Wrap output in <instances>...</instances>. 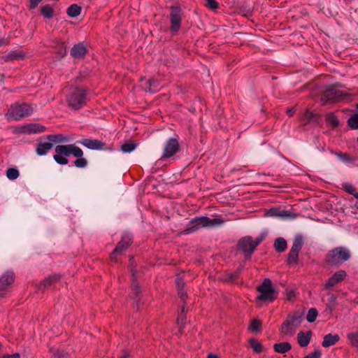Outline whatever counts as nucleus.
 Listing matches in <instances>:
<instances>
[{"mask_svg":"<svg viewBox=\"0 0 358 358\" xmlns=\"http://www.w3.org/2000/svg\"><path fill=\"white\" fill-rule=\"evenodd\" d=\"M348 338L351 341L352 344L358 346V331L355 333H349Z\"/></svg>","mask_w":358,"mask_h":358,"instance_id":"obj_45","label":"nucleus"},{"mask_svg":"<svg viewBox=\"0 0 358 358\" xmlns=\"http://www.w3.org/2000/svg\"><path fill=\"white\" fill-rule=\"evenodd\" d=\"M208 358H218V357L217 355H213V354H210L208 356Z\"/></svg>","mask_w":358,"mask_h":358,"instance_id":"obj_60","label":"nucleus"},{"mask_svg":"<svg viewBox=\"0 0 358 358\" xmlns=\"http://www.w3.org/2000/svg\"><path fill=\"white\" fill-rule=\"evenodd\" d=\"M33 111L34 109L30 104L17 102L10 105L5 116L9 121H20L30 116Z\"/></svg>","mask_w":358,"mask_h":358,"instance_id":"obj_3","label":"nucleus"},{"mask_svg":"<svg viewBox=\"0 0 358 358\" xmlns=\"http://www.w3.org/2000/svg\"><path fill=\"white\" fill-rule=\"evenodd\" d=\"M224 221L218 217L210 218L206 216L195 217L187 224L186 229L182 231L183 234H189L197 231L202 228H213L220 226Z\"/></svg>","mask_w":358,"mask_h":358,"instance_id":"obj_1","label":"nucleus"},{"mask_svg":"<svg viewBox=\"0 0 358 358\" xmlns=\"http://www.w3.org/2000/svg\"><path fill=\"white\" fill-rule=\"evenodd\" d=\"M303 245V237L301 235H296L294 237L292 246L288 254L287 262L290 265H296L299 261V253Z\"/></svg>","mask_w":358,"mask_h":358,"instance_id":"obj_10","label":"nucleus"},{"mask_svg":"<svg viewBox=\"0 0 358 358\" xmlns=\"http://www.w3.org/2000/svg\"><path fill=\"white\" fill-rule=\"evenodd\" d=\"M180 150V145L176 137L169 138L164 143L161 159L173 157Z\"/></svg>","mask_w":358,"mask_h":358,"instance_id":"obj_8","label":"nucleus"},{"mask_svg":"<svg viewBox=\"0 0 358 358\" xmlns=\"http://www.w3.org/2000/svg\"><path fill=\"white\" fill-rule=\"evenodd\" d=\"M53 148V143L49 142H41L37 144L36 152L39 156L45 155Z\"/></svg>","mask_w":358,"mask_h":358,"instance_id":"obj_21","label":"nucleus"},{"mask_svg":"<svg viewBox=\"0 0 358 358\" xmlns=\"http://www.w3.org/2000/svg\"><path fill=\"white\" fill-rule=\"evenodd\" d=\"M42 1V0H29V8L34 9L38 6V5Z\"/></svg>","mask_w":358,"mask_h":358,"instance_id":"obj_49","label":"nucleus"},{"mask_svg":"<svg viewBox=\"0 0 358 358\" xmlns=\"http://www.w3.org/2000/svg\"><path fill=\"white\" fill-rule=\"evenodd\" d=\"M61 278L59 274H54L48 278H45L43 282H41L39 288L45 289L51 287L53 284L58 282Z\"/></svg>","mask_w":358,"mask_h":358,"instance_id":"obj_23","label":"nucleus"},{"mask_svg":"<svg viewBox=\"0 0 358 358\" xmlns=\"http://www.w3.org/2000/svg\"><path fill=\"white\" fill-rule=\"evenodd\" d=\"M87 53V48L86 46L82 43H79L73 46L71 50V55L73 58L81 59L84 57V56Z\"/></svg>","mask_w":358,"mask_h":358,"instance_id":"obj_18","label":"nucleus"},{"mask_svg":"<svg viewBox=\"0 0 358 358\" xmlns=\"http://www.w3.org/2000/svg\"><path fill=\"white\" fill-rule=\"evenodd\" d=\"M328 125L335 128L339 125V120L333 113H328L325 117Z\"/></svg>","mask_w":358,"mask_h":358,"instance_id":"obj_32","label":"nucleus"},{"mask_svg":"<svg viewBox=\"0 0 358 358\" xmlns=\"http://www.w3.org/2000/svg\"><path fill=\"white\" fill-rule=\"evenodd\" d=\"M140 288L138 285L135 279V275L132 273V283H131V292L130 294V297L134 301V303H136L137 307L138 308V301H139V294H140Z\"/></svg>","mask_w":358,"mask_h":358,"instance_id":"obj_20","label":"nucleus"},{"mask_svg":"<svg viewBox=\"0 0 358 358\" xmlns=\"http://www.w3.org/2000/svg\"><path fill=\"white\" fill-rule=\"evenodd\" d=\"M56 154L53 156L55 161L60 165H66L69 161L66 157L73 155L76 157H81L83 155V150L73 144L58 145L55 148Z\"/></svg>","mask_w":358,"mask_h":358,"instance_id":"obj_2","label":"nucleus"},{"mask_svg":"<svg viewBox=\"0 0 358 358\" xmlns=\"http://www.w3.org/2000/svg\"><path fill=\"white\" fill-rule=\"evenodd\" d=\"M129 354L127 350L123 351V354L119 358H129Z\"/></svg>","mask_w":358,"mask_h":358,"instance_id":"obj_56","label":"nucleus"},{"mask_svg":"<svg viewBox=\"0 0 358 358\" xmlns=\"http://www.w3.org/2000/svg\"><path fill=\"white\" fill-rule=\"evenodd\" d=\"M81 11V7L77 4H72L68 9L67 13L71 17L78 16Z\"/></svg>","mask_w":358,"mask_h":358,"instance_id":"obj_33","label":"nucleus"},{"mask_svg":"<svg viewBox=\"0 0 358 358\" xmlns=\"http://www.w3.org/2000/svg\"><path fill=\"white\" fill-rule=\"evenodd\" d=\"M69 107L73 110L82 108L87 101V94L85 90L75 87L71 90L66 98Z\"/></svg>","mask_w":358,"mask_h":358,"instance_id":"obj_4","label":"nucleus"},{"mask_svg":"<svg viewBox=\"0 0 358 358\" xmlns=\"http://www.w3.org/2000/svg\"><path fill=\"white\" fill-rule=\"evenodd\" d=\"M238 273H239V271H237V272H236L235 273L231 274V275H230V279H231V280H234V279H236V278L238 277Z\"/></svg>","mask_w":358,"mask_h":358,"instance_id":"obj_58","label":"nucleus"},{"mask_svg":"<svg viewBox=\"0 0 358 358\" xmlns=\"http://www.w3.org/2000/svg\"><path fill=\"white\" fill-rule=\"evenodd\" d=\"M294 112H295V110L293 108H287V113L289 117H292L294 115Z\"/></svg>","mask_w":358,"mask_h":358,"instance_id":"obj_55","label":"nucleus"},{"mask_svg":"<svg viewBox=\"0 0 358 358\" xmlns=\"http://www.w3.org/2000/svg\"><path fill=\"white\" fill-rule=\"evenodd\" d=\"M287 247V241L284 238L280 237L275 239L274 242V248L277 252H284Z\"/></svg>","mask_w":358,"mask_h":358,"instance_id":"obj_29","label":"nucleus"},{"mask_svg":"<svg viewBox=\"0 0 358 358\" xmlns=\"http://www.w3.org/2000/svg\"><path fill=\"white\" fill-rule=\"evenodd\" d=\"M318 315V312L316 308H311L308 311L307 315H306V320L308 322H313L315 321L317 316Z\"/></svg>","mask_w":358,"mask_h":358,"instance_id":"obj_37","label":"nucleus"},{"mask_svg":"<svg viewBox=\"0 0 358 358\" xmlns=\"http://www.w3.org/2000/svg\"><path fill=\"white\" fill-rule=\"evenodd\" d=\"M136 146L137 145L133 143H124L121 146V150L124 153H129L134 151Z\"/></svg>","mask_w":358,"mask_h":358,"instance_id":"obj_38","label":"nucleus"},{"mask_svg":"<svg viewBox=\"0 0 358 358\" xmlns=\"http://www.w3.org/2000/svg\"><path fill=\"white\" fill-rule=\"evenodd\" d=\"M7 43L4 39H0V46L6 45Z\"/></svg>","mask_w":358,"mask_h":358,"instance_id":"obj_59","label":"nucleus"},{"mask_svg":"<svg viewBox=\"0 0 358 358\" xmlns=\"http://www.w3.org/2000/svg\"><path fill=\"white\" fill-rule=\"evenodd\" d=\"M66 49L64 48L63 47H62L59 50V54L61 55V56H64L66 55Z\"/></svg>","mask_w":358,"mask_h":358,"instance_id":"obj_57","label":"nucleus"},{"mask_svg":"<svg viewBox=\"0 0 358 358\" xmlns=\"http://www.w3.org/2000/svg\"><path fill=\"white\" fill-rule=\"evenodd\" d=\"M287 319H288L292 323L297 325L301 322L302 316L301 314L296 313L292 315H289Z\"/></svg>","mask_w":358,"mask_h":358,"instance_id":"obj_40","label":"nucleus"},{"mask_svg":"<svg viewBox=\"0 0 358 358\" xmlns=\"http://www.w3.org/2000/svg\"><path fill=\"white\" fill-rule=\"evenodd\" d=\"M262 241V238H258L255 241L250 236L242 238L238 243V250L242 251L246 259L251 257L257 245Z\"/></svg>","mask_w":358,"mask_h":358,"instance_id":"obj_7","label":"nucleus"},{"mask_svg":"<svg viewBox=\"0 0 358 358\" xmlns=\"http://www.w3.org/2000/svg\"><path fill=\"white\" fill-rule=\"evenodd\" d=\"M45 130V127L39 124H28L24 126H21L19 127L17 131L22 134H36V133H42Z\"/></svg>","mask_w":358,"mask_h":358,"instance_id":"obj_15","label":"nucleus"},{"mask_svg":"<svg viewBox=\"0 0 358 358\" xmlns=\"http://www.w3.org/2000/svg\"><path fill=\"white\" fill-rule=\"evenodd\" d=\"M176 285H177L178 289L184 288V286H185V283H184L182 279L180 278H176Z\"/></svg>","mask_w":358,"mask_h":358,"instance_id":"obj_51","label":"nucleus"},{"mask_svg":"<svg viewBox=\"0 0 358 358\" xmlns=\"http://www.w3.org/2000/svg\"><path fill=\"white\" fill-rule=\"evenodd\" d=\"M132 241V238L130 235L126 234L124 235L120 241L118 242L115 248L113 250V252L110 255V259L113 262H116V256L122 254V252L126 250L128 247L131 245Z\"/></svg>","mask_w":358,"mask_h":358,"instance_id":"obj_11","label":"nucleus"},{"mask_svg":"<svg viewBox=\"0 0 358 358\" xmlns=\"http://www.w3.org/2000/svg\"><path fill=\"white\" fill-rule=\"evenodd\" d=\"M357 141H358V136H357Z\"/></svg>","mask_w":358,"mask_h":358,"instance_id":"obj_62","label":"nucleus"},{"mask_svg":"<svg viewBox=\"0 0 358 358\" xmlns=\"http://www.w3.org/2000/svg\"><path fill=\"white\" fill-rule=\"evenodd\" d=\"M321 351L320 350H315L313 353L308 354L303 358H320Z\"/></svg>","mask_w":358,"mask_h":358,"instance_id":"obj_48","label":"nucleus"},{"mask_svg":"<svg viewBox=\"0 0 358 358\" xmlns=\"http://www.w3.org/2000/svg\"><path fill=\"white\" fill-rule=\"evenodd\" d=\"M339 339L340 337L338 335L329 334L324 336L322 345L324 348H328L335 345Z\"/></svg>","mask_w":358,"mask_h":358,"instance_id":"obj_24","label":"nucleus"},{"mask_svg":"<svg viewBox=\"0 0 358 358\" xmlns=\"http://www.w3.org/2000/svg\"><path fill=\"white\" fill-rule=\"evenodd\" d=\"M185 318H186V317L185 315V307L182 306L181 311H180V313H178V319H177L178 324L180 322L183 323V322L185 320Z\"/></svg>","mask_w":358,"mask_h":358,"instance_id":"obj_47","label":"nucleus"},{"mask_svg":"<svg viewBox=\"0 0 358 358\" xmlns=\"http://www.w3.org/2000/svg\"><path fill=\"white\" fill-rule=\"evenodd\" d=\"M14 275L13 271H7L0 277V294L6 291L8 287L13 282Z\"/></svg>","mask_w":358,"mask_h":358,"instance_id":"obj_14","label":"nucleus"},{"mask_svg":"<svg viewBox=\"0 0 358 358\" xmlns=\"http://www.w3.org/2000/svg\"><path fill=\"white\" fill-rule=\"evenodd\" d=\"M46 139L50 141L49 143H66L69 141V138L67 136H65L60 134L48 135L46 136Z\"/></svg>","mask_w":358,"mask_h":358,"instance_id":"obj_25","label":"nucleus"},{"mask_svg":"<svg viewBox=\"0 0 358 358\" xmlns=\"http://www.w3.org/2000/svg\"><path fill=\"white\" fill-rule=\"evenodd\" d=\"M347 275V273L343 270H340L335 273L331 277H330L325 284L326 289H331L335 285L341 282Z\"/></svg>","mask_w":358,"mask_h":358,"instance_id":"obj_17","label":"nucleus"},{"mask_svg":"<svg viewBox=\"0 0 358 358\" xmlns=\"http://www.w3.org/2000/svg\"><path fill=\"white\" fill-rule=\"evenodd\" d=\"M2 358H20L19 353H14L13 355H3Z\"/></svg>","mask_w":358,"mask_h":358,"instance_id":"obj_54","label":"nucleus"},{"mask_svg":"<svg viewBox=\"0 0 358 358\" xmlns=\"http://www.w3.org/2000/svg\"><path fill=\"white\" fill-rule=\"evenodd\" d=\"M351 257L350 250L345 247H337L330 250L326 257L327 262L331 266H339Z\"/></svg>","mask_w":358,"mask_h":358,"instance_id":"obj_5","label":"nucleus"},{"mask_svg":"<svg viewBox=\"0 0 358 358\" xmlns=\"http://www.w3.org/2000/svg\"><path fill=\"white\" fill-rule=\"evenodd\" d=\"M73 164L75 166L78 168H85L87 165V161L81 157H78V159L74 161Z\"/></svg>","mask_w":358,"mask_h":358,"instance_id":"obj_42","label":"nucleus"},{"mask_svg":"<svg viewBox=\"0 0 358 358\" xmlns=\"http://www.w3.org/2000/svg\"><path fill=\"white\" fill-rule=\"evenodd\" d=\"M292 348V346L288 342H282L279 343H275L273 345V349L276 352L283 354L289 351Z\"/></svg>","mask_w":358,"mask_h":358,"instance_id":"obj_26","label":"nucleus"},{"mask_svg":"<svg viewBox=\"0 0 358 358\" xmlns=\"http://www.w3.org/2000/svg\"><path fill=\"white\" fill-rule=\"evenodd\" d=\"M265 215L267 217H279V218H285V217H289V218H294L295 215L292 213L291 212L285 210H281L280 208L274 207L271 208L270 209H268Z\"/></svg>","mask_w":358,"mask_h":358,"instance_id":"obj_13","label":"nucleus"},{"mask_svg":"<svg viewBox=\"0 0 358 358\" xmlns=\"http://www.w3.org/2000/svg\"><path fill=\"white\" fill-rule=\"evenodd\" d=\"M257 289L259 293L257 299L259 301L272 302L277 298V293L273 288L271 280L269 278L264 279Z\"/></svg>","mask_w":358,"mask_h":358,"instance_id":"obj_6","label":"nucleus"},{"mask_svg":"<svg viewBox=\"0 0 358 358\" xmlns=\"http://www.w3.org/2000/svg\"><path fill=\"white\" fill-rule=\"evenodd\" d=\"M312 333L311 331H307L304 333L303 331H300L297 335V341L301 347H306L311 339Z\"/></svg>","mask_w":358,"mask_h":358,"instance_id":"obj_22","label":"nucleus"},{"mask_svg":"<svg viewBox=\"0 0 358 358\" xmlns=\"http://www.w3.org/2000/svg\"><path fill=\"white\" fill-rule=\"evenodd\" d=\"M146 83L148 85V87L145 88V91L151 94H154L157 92L160 87L159 81L155 79L148 80Z\"/></svg>","mask_w":358,"mask_h":358,"instance_id":"obj_28","label":"nucleus"},{"mask_svg":"<svg viewBox=\"0 0 358 358\" xmlns=\"http://www.w3.org/2000/svg\"><path fill=\"white\" fill-rule=\"evenodd\" d=\"M261 325V321L255 319L251 322L249 329L252 331H257L259 330Z\"/></svg>","mask_w":358,"mask_h":358,"instance_id":"obj_43","label":"nucleus"},{"mask_svg":"<svg viewBox=\"0 0 358 358\" xmlns=\"http://www.w3.org/2000/svg\"><path fill=\"white\" fill-rule=\"evenodd\" d=\"M348 94L343 90H338L334 87H329L324 90L322 94V101L328 103L339 100L347 99Z\"/></svg>","mask_w":358,"mask_h":358,"instance_id":"obj_9","label":"nucleus"},{"mask_svg":"<svg viewBox=\"0 0 358 358\" xmlns=\"http://www.w3.org/2000/svg\"><path fill=\"white\" fill-rule=\"evenodd\" d=\"M304 124H308L310 122H317L319 120V117L316 113L311 112L308 110H306L303 114L302 117Z\"/></svg>","mask_w":358,"mask_h":358,"instance_id":"obj_27","label":"nucleus"},{"mask_svg":"<svg viewBox=\"0 0 358 358\" xmlns=\"http://www.w3.org/2000/svg\"><path fill=\"white\" fill-rule=\"evenodd\" d=\"M204 1H205V6L212 10H216L219 6L218 2L215 0H204Z\"/></svg>","mask_w":358,"mask_h":358,"instance_id":"obj_41","label":"nucleus"},{"mask_svg":"<svg viewBox=\"0 0 358 358\" xmlns=\"http://www.w3.org/2000/svg\"><path fill=\"white\" fill-rule=\"evenodd\" d=\"M8 57L10 59H20L24 57V53L22 51L14 50L8 53Z\"/></svg>","mask_w":358,"mask_h":358,"instance_id":"obj_39","label":"nucleus"},{"mask_svg":"<svg viewBox=\"0 0 358 358\" xmlns=\"http://www.w3.org/2000/svg\"><path fill=\"white\" fill-rule=\"evenodd\" d=\"M343 189L350 194H353L357 191L356 188L350 183L345 182L343 184Z\"/></svg>","mask_w":358,"mask_h":358,"instance_id":"obj_44","label":"nucleus"},{"mask_svg":"<svg viewBox=\"0 0 358 358\" xmlns=\"http://www.w3.org/2000/svg\"><path fill=\"white\" fill-rule=\"evenodd\" d=\"M348 124L352 129H358V113H355L348 120Z\"/></svg>","mask_w":358,"mask_h":358,"instance_id":"obj_34","label":"nucleus"},{"mask_svg":"<svg viewBox=\"0 0 358 358\" xmlns=\"http://www.w3.org/2000/svg\"><path fill=\"white\" fill-rule=\"evenodd\" d=\"M330 153L336 155L339 160L347 165L352 164L357 159L356 157H352L347 153L335 152L332 150H330Z\"/></svg>","mask_w":358,"mask_h":358,"instance_id":"obj_19","label":"nucleus"},{"mask_svg":"<svg viewBox=\"0 0 358 358\" xmlns=\"http://www.w3.org/2000/svg\"><path fill=\"white\" fill-rule=\"evenodd\" d=\"M356 199H358V192L356 191L355 193L352 194Z\"/></svg>","mask_w":358,"mask_h":358,"instance_id":"obj_61","label":"nucleus"},{"mask_svg":"<svg viewBox=\"0 0 358 358\" xmlns=\"http://www.w3.org/2000/svg\"><path fill=\"white\" fill-rule=\"evenodd\" d=\"M336 306V296H332L329 299V303L327 304V308L330 311H333Z\"/></svg>","mask_w":358,"mask_h":358,"instance_id":"obj_46","label":"nucleus"},{"mask_svg":"<svg viewBox=\"0 0 358 358\" xmlns=\"http://www.w3.org/2000/svg\"><path fill=\"white\" fill-rule=\"evenodd\" d=\"M296 325L286 319L280 328V332L282 337L292 336L296 331Z\"/></svg>","mask_w":358,"mask_h":358,"instance_id":"obj_16","label":"nucleus"},{"mask_svg":"<svg viewBox=\"0 0 358 358\" xmlns=\"http://www.w3.org/2000/svg\"><path fill=\"white\" fill-rule=\"evenodd\" d=\"M178 294L179 297L182 300H185V298L186 297V292H185L184 288L178 289Z\"/></svg>","mask_w":358,"mask_h":358,"instance_id":"obj_53","label":"nucleus"},{"mask_svg":"<svg viewBox=\"0 0 358 358\" xmlns=\"http://www.w3.org/2000/svg\"><path fill=\"white\" fill-rule=\"evenodd\" d=\"M78 143L90 150H102L106 148V143L97 139L83 138L80 140Z\"/></svg>","mask_w":358,"mask_h":358,"instance_id":"obj_12","label":"nucleus"},{"mask_svg":"<svg viewBox=\"0 0 358 358\" xmlns=\"http://www.w3.org/2000/svg\"><path fill=\"white\" fill-rule=\"evenodd\" d=\"M295 297V293L293 290H287V299L292 300Z\"/></svg>","mask_w":358,"mask_h":358,"instance_id":"obj_52","label":"nucleus"},{"mask_svg":"<svg viewBox=\"0 0 358 358\" xmlns=\"http://www.w3.org/2000/svg\"><path fill=\"white\" fill-rule=\"evenodd\" d=\"M251 348L252 350L257 352L260 353L263 350V345L259 342H257L255 339L251 338L249 341Z\"/></svg>","mask_w":358,"mask_h":358,"instance_id":"obj_35","label":"nucleus"},{"mask_svg":"<svg viewBox=\"0 0 358 358\" xmlns=\"http://www.w3.org/2000/svg\"><path fill=\"white\" fill-rule=\"evenodd\" d=\"M19 171L15 168H9L6 171V176L9 180H14L19 177Z\"/></svg>","mask_w":358,"mask_h":358,"instance_id":"obj_36","label":"nucleus"},{"mask_svg":"<svg viewBox=\"0 0 358 358\" xmlns=\"http://www.w3.org/2000/svg\"><path fill=\"white\" fill-rule=\"evenodd\" d=\"M180 29V24H171L170 27L172 34H176Z\"/></svg>","mask_w":358,"mask_h":358,"instance_id":"obj_50","label":"nucleus"},{"mask_svg":"<svg viewBox=\"0 0 358 358\" xmlns=\"http://www.w3.org/2000/svg\"><path fill=\"white\" fill-rule=\"evenodd\" d=\"M171 22H180V9L178 7H172L171 11Z\"/></svg>","mask_w":358,"mask_h":358,"instance_id":"obj_31","label":"nucleus"},{"mask_svg":"<svg viewBox=\"0 0 358 358\" xmlns=\"http://www.w3.org/2000/svg\"><path fill=\"white\" fill-rule=\"evenodd\" d=\"M41 14L46 19H51L54 16L55 11L50 5H45L40 8Z\"/></svg>","mask_w":358,"mask_h":358,"instance_id":"obj_30","label":"nucleus"}]
</instances>
